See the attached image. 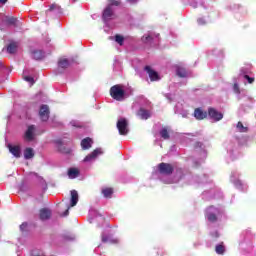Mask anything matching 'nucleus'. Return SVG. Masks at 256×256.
I'll return each instance as SVG.
<instances>
[{"label":"nucleus","mask_w":256,"mask_h":256,"mask_svg":"<svg viewBox=\"0 0 256 256\" xmlns=\"http://www.w3.org/2000/svg\"><path fill=\"white\" fill-rule=\"evenodd\" d=\"M110 95L115 101H123L125 99V90L121 85H114L110 88Z\"/></svg>","instance_id":"1"},{"label":"nucleus","mask_w":256,"mask_h":256,"mask_svg":"<svg viewBox=\"0 0 256 256\" xmlns=\"http://www.w3.org/2000/svg\"><path fill=\"white\" fill-rule=\"evenodd\" d=\"M116 127L119 131V135H128L129 134V122L127 118H121L117 121Z\"/></svg>","instance_id":"2"},{"label":"nucleus","mask_w":256,"mask_h":256,"mask_svg":"<svg viewBox=\"0 0 256 256\" xmlns=\"http://www.w3.org/2000/svg\"><path fill=\"white\" fill-rule=\"evenodd\" d=\"M158 171L160 175H173V171H175V167L172 164L162 162L158 164Z\"/></svg>","instance_id":"3"},{"label":"nucleus","mask_w":256,"mask_h":256,"mask_svg":"<svg viewBox=\"0 0 256 256\" xmlns=\"http://www.w3.org/2000/svg\"><path fill=\"white\" fill-rule=\"evenodd\" d=\"M208 117H210L215 122L221 121V119H223V113L219 112L217 109L213 107H209Z\"/></svg>","instance_id":"4"},{"label":"nucleus","mask_w":256,"mask_h":256,"mask_svg":"<svg viewBox=\"0 0 256 256\" xmlns=\"http://www.w3.org/2000/svg\"><path fill=\"white\" fill-rule=\"evenodd\" d=\"M115 17V12H113V7L107 6L102 14V19L104 21H111Z\"/></svg>","instance_id":"5"},{"label":"nucleus","mask_w":256,"mask_h":256,"mask_svg":"<svg viewBox=\"0 0 256 256\" xmlns=\"http://www.w3.org/2000/svg\"><path fill=\"white\" fill-rule=\"evenodd\" d=\"M49 106L48 105H42L39 110V117L41 121H49Z\"/></svg>","instance_id":"6"},{"label":"nucleus","mask_w":256,"mask_h":256,"mask_svg":"<svg viewBox=\"0 0 256 256\" xmlns=\"http://www.w3.org/2000/svg\"><path fill=\"white\" fill-rule=\"evenodd\" d=\"M144 70L148 73L151 81H159V79H161L159 77V73H157V71L153 70L151 68V66H145Z\"/></svg>","instance_id":"7"},{"label":"nucleus","mask_w":256,"mask_h":256,"mask_svg":"<svg viewBox=\"0 0 256 256\" xmlns=\"http://www.w3.org/2000/svg\"><path fill=\"white\" fill-rule=\"evenodd\" d=\"M208 112L203 111L201 108H196L194 110V117L197 121H203V119H207Z\"/></svg>","instance_id":"8"},{"label":"nucleus","mask_w":256,"mask_h":256,"mask_svg":"<svg viewBox=\"0 0 256 256\" xmlns=\"http://www.w3.org/2000/svg\"><path fill=\"white\" fill-rule=\"evenodd\" d=\"M103 151H101L100 148L95 149L92 153L88 154L84 158V163H89V161H93V159H96L97 156L101 155Z\"/></svg>","instance_id":"9"},{"label":"nucleus","mask_w":256,"mask_h":256,"mask_svg":"<svg viewBox=\"0 0 256 256\" xmlns=\"http://www.w3.org/2000/svg\"><path fill=\"white\" fill-rule=\"evenodd\" d=\"M26 141H33L35 139V125L28 126V129L25 132Z\"/></svg>","instance_id":"10"},{"label":"nucleus","mask_w":256,"mask_h":256,"mask_svg":"<svg viewBox=\"0 0 256 256\" xmlns=\"http://www.w3.org/2000/svg\"><path fill=\"white\" fill-rule=\"evenodd\" d=\"M8 149H9L10 153L16 157V159H19V157H21V147L20 146H17V145L13 146L11 144H8Z\"/></svg>","instance_id":"11"},{"label":"nucleus","mask_w":256,"mask_h":256,"mask_svg":"<svg viewBox=\"0 0 256 256\" xmlns=\"http://www.w3.org/2000/svg\"><path fill=\"white\" fill-rule=\"evenodd\" d=\"M31 56L35 61H42V59H45V52L43 50H32Z\"/></svg>","instance_id":"12"},{"label":"nucleus","mask_w":256,"mask_h":256,"mask_svg":"<svg viewBox=\"0 0 256 256\" xmlns=\"http://www.w3.org/2000/svg\"><path fill=\"white\" fill-rule=\"evenodd\" d=\"M17 49H19V44H17V42H10L6 47V51L9 55H15Z\"/></svg>","instance_id":"13"},{"label":"nucleus","mask_w":256,"mask_h":256,"mask_svg":"<svg viewBox=\"0 0 256 256\" xmlns=\"http://www.w3.org/2000/svg\"><path fill=\"white\" fill-rule=\"evenodd\" d=\"M39 217L41 221H47V219H51V210L47 208L40 209Z\"/></svg>","instance_id":"14"},{"label":"nucleus","mask_w":256,"mask_h":256,"mask_svg":"<svg viewBox=\"0 0 256 256\" xmlns=\"http://www.w3.org/2000/svg\"><path fill=\"white\" fill-rule=\"evenodd\" d=\"M93 144V140L89 137L82 139L81 147L83 151H87V149H91V145Z\"/></svg>","instance_id":"15"},{"label":"nucleus","mask_w":256,"mask_h":256,"mask_svg":"<svg viewBox=\"0 0 256 256\" xmlns=\"http://www.w3.org/2000/svg\"><path fill=\"white\" fill-rule=\"evenodd\" d=\"M136 115L142 120H147L149 117H151V114L148 112V110H145L144 108H140Z\"/></svg>","instance_id":"16"},{"label":"nucleus","mask_w":256,"mask_h":256,"mask_svg":"<svg viewBox=\"0 0 256 256\" xmlns=\"http://www.w3.org/2000/svg\"><path fill=\"white\" fill-rule=\"evenodd\" d=\"M77 203H79V193L76 190H72L70 207H75Z\"/></svg>","instance_id":"17"},{"label":"nucleus","mask_w":256,"mask_h":256,"mask_svg":"<svg viewBox=\"0 0 256 256\" xmlns=\"http://www.w3.org/2000/svg\"><path fill=\"white\" fill-rule=\"evenodd\" d=\"M70 65L71 64L69 63V59H67V58H60L58 60V67H59V69H68V67Z\"/></svg>","instance_id":"18"},{"label":"nucleus","mask_w":256,"mask_h":256,"mask_svg":"<svg viewBox=\"0 0 256 256\" xmlns=\"http://www.w3.org/2000/svg\"><path fill=\"white\" fill-rule=\"evenodd\" d=\"M101 240H102V243H111V244L118 243L117 239H113V237L111 235L102 234Z\"/></svg>","instance_id":"19"},{"label":"nucleus","mask_w":256,"mask_h":256,"mask_svg":"<svg viewBox=\"0 0 256 256\" xmlns=\"http://www.w3.org/2000/svg\"><path fill=\"white\" fill-rule=\"evenodd\" d=\"M155 37H159V34H153V33L147 34V35L142 36L141 39H142L143 43H151V42H153V39H155Z\"/></svg>","instance_id":"20"},{"label":"nucleus","mask_w":256,"mask_h":256,"mask_svg":"<svg viewBox=\"0 0 256 256\" xmlns=\"http://www.w3.org/2000/svg\"><path fill=\"white\" fill-rule=\"evenodd\" d=\"M6 23L7 25H13V27H19V25H22L21 23L19 24V19L15 17H6Z\"/></svg>","instance_id":"21"},{"label":"nucleus","mask_w":256,"mask_h":256,"mask_svg":"<svg viewBox=\"0 0 256 256\" xmlns=\"http://www.w3.org/2000/svg\"><path fill=\"white\" fill-rule=\"evenodd\" d=\"M102 195L106 198V199H111V197H113V188L111 187H106L102 189Z\"/></svg>","instance_id":"22"},{"label":"nucleus","mask_w":256,"mask_h":256,"mask_svg":"<svg viewBox=\"0 0 256 256\" xmlns=\"http://www.w3.org/2000/svg\"><path fill=\"white\" fill-rule=\"evenodd\" d=\"M240 75H242V77H244V79H246L250 85H252V83H255V78L247 75L245 69L240 70Z\"/></svg>","instance_id":"23"},{"label":"nucleus","mask_w":256,"mask_h":256,"mask_svg":"<svg viewBox=\"0 0 256 256\" xmlns=\"http://www.w3.org/2000/svg\"><path fill=\"white\" fill-rule=\"evenodd\" d=\"M68 177L70 179H76V177H79V170L77 168H70L68 170Z\"/></svg>","instance_id":"24"},{"label":"nucleus","mask_w":256,"mask_h":256,"mask_svg":"<svg viewBox=\"0 0 256 256\" xmlns=\"http://www.w3.org/2000/svg\"><path fill=\"white\" fill-rule=\"evenodd\" d=\"M25 159H33L35 157V153L33 152L32 148H26L24 151Z\"/></svg>","instance_id":"25"},{"label":"nucleus","mask_w":256,"mask_h":256,"mask_svg":"<svg viewBox=\"0 0 256 256\" xmlns=\"http://www.w3.org/2000/svg\"><path fill=\"white\" fill-rule=\"evenodd\" d=\"M206 217L210 223H217V215L215 213L208 212L206 213Z\"/></svg>","instance_id":"26"},{"label":"nucleus","mask_w":256,"mask_h":256,"mask_svg":"<svg viewBox=\"0 0 256 256\" xmlns=\"http://www.w3.org/2000/svg\"><path fill=\"white\" fill-rule=\"evenodd\" d=\"M176 73L178 77H181V78L187 77V70H185V68L183 67H178L176 70Z\"/></svg>","instance_id":"27"},{"label":"nucleus","mask_w":256,"mask_h":256,"mask_svg":"<svg viewBox=\"0 0 256 256\" xmlns=\"http://www.w3.org/2000/svg\"><path fill=\"white\" fill-rule=\"evenodd\" d=\"M160 136L162 137V139H170V135H169V130H167L166 127L162 128V130L160 131Z\"/></svg>","instance_id":"28"},{"label":"nucleus","mask_w":256,"mask_h":256,"mask_svg":"<svg viewBox=\"0 0 256 256\" xmlns=\"http://www.w3.org/2000/svg\"><path fill=\"white\" fill-rule=\"evenodd\" d=\"M236 127L240 133H247L249 131V128L244 127L242 122H238Z\"/></svg>","instance_id":"29"},{"label":"nucleus","mask_w":256,"mask_h":256,"mask_svg":"<svg viewBox=\"0 0 256 256\" xmlns=\"http://www.w3.org/2000/svg\"><path fill=\"white\" fill-rule=\"evenodd\" d=\"M215 251L218 255H223V253H225V246L218 244L215 248Z\"/></svg>","instance_id":"30"},{"label":"nucleus","mask_w":256,"mask_h":256,"mask_svg":"<svg viewBox=\"0 0 256 256\" xmlns=\"http://www.w3.org/2000/svg\"><path fill=\"white\" fill-rule=\"evenodd\" d=\"M115 41L118 43V45H123L125 38L119 34L115 36Z\"/></svg>","instance_id":"31"},{"label":"nucleus","mask_w":256,"mask_h":256,"mask_svg":"<svg viewBox=\"0 0 256 256\" xmlns=\"http://www.w3.org/2000/svg\"><path fill=\"white\" fill-rule=\"evenodd\" d=\"M109 5L108 6H110V7H119V5H121V1H119V0H109Z\"/></svg>","instance_id":"32"},{"label":"nucleus","mask_w":256,"mask_h":256,"mask_svg":"<svg viewBox=\"0 0 256 256\" xmlns=\"http://www.w3.org/2000/svg\"><path fill=\"white\" fill-rule=\"evenodd\" d=\"M55 9H61V6L57 4H52L48 10H46V13H49V11H55Z\"/></svg>","instance_id":"33"},{"label":"nucleus","mask_w":256,"mask_h":256,"mask_svg":"<svg viewBox=\"0 0 256 256\" xmlns=\"http://www.w3.org/2000/svg\"><path fill=\"white\" fill-rule=\"evenodd\" d=\"M61 153H65L66 155L71 154V148H60Z\"/></svg>","instance_id":"34"},{"label":"nucleus","mask_w":256,"mask_h":256,"mask_svg":"<svg viewBox=\"0 0 256 256\" xmlns=\"http://www.w3.org/2000/svg\"><path fill=\"white\" fill-rule=\"evenodd\" d=\"M25 81H27L28 83H31L33 85V83H35V79H33V77L31 76H25L24 77Z\"/></svg>","instance_id":"35"},{"label":"nucleus","mask_w":256,"mask_h":256,"mask_svg":"<svg viewBox=\"0 0 256 256\" xmlns=\"http://www.w3.org/2000/svg\"><path fill=\"white\" fill-rule=\"evenodd\" d=\"M233 90H234V93H237L239 95V93H241V90L239 89V84L235 83L233 85Z\"/></svg>","instance_id":"36"},{"label":"nucleus","mask_w":256,"mask_h":256,"mask_svg":"<svg viewBox=\"0 0 256 256\" xmlns=\"http://www.w3.org/2000/svg\"><path fill=\"white\" fill-rule=\"evenodd\" d=\"M29 226V224L27 222H24L20 225V230L21 231H26L27 227Z\"/></svg>","instance_id":"37"},{"label":"nucleus","mask_w":256,"mask_h":256,"mask_svg":"<svg viewBox=\"0 0 256 256\" xmlns=\"http://www.w3.org/2000/svg\"><path fill=\"white\" fill-rule=\"evenodd\" d=\"M69 209H71V206H69L64 213L61 215V217H67V215H69Z\"/></svg>","instance_id":"38"},{"label":"nucleus","mask_w":256,"mask_h":256,"mask_svg":"<svg viewBox=\"0 0 256 256\" xmlns=\"http://www.w3.org/2000/svg\"><path fill=\"white\" fill-rule=\"evenodd\" d=\"M65 239H67L68 241H73V239H75V237H73V236H65Z\"/></svg>","instance_id":"39"},{"label":"nucleus","mask_w":256,"mask_h":256,"mask_svg":"<svg viewBox=\"0 0 256 256\" xmlns=\"http://www.w3.org/2000/svg\"><path fill=\"white\" fill-rule=\"evenodd\" d=\"M71 125H72L73 127H79V128H81V125H77L75 122H71Z\"/></svg>","instance_id":"40"},{"label":"nucleus","mask_w":256,"mask_h":256,"mask_svg":"<svg viewBox=\"0 0 256 256\" xmlns=\"http://www.w3.org/2000/svg\"><path fill=\"white\" fill-rule=\"evenodd\" d=\"M7 1H8V0H0V3H1L2 5H5V3H7Z\"/></svg>","instance_id":"41"},{"label":"nucleus","mask_w":256,"mask_h":256,"mask_svg":"<svg viewBox=\"0 0 256 256\" xmlns=\"http://www.w3.org/2000/svg\"><path fill=\"white\" fill-rule=\"evenodd\" d=\"M57 143H58V145H61V140H58Z\"/></svg>","instance_id":"42"}]
</instances>
